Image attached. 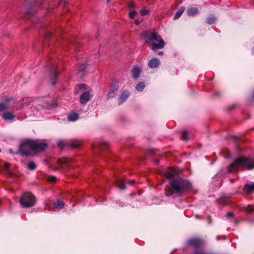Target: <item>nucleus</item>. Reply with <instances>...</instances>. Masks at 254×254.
Wrapping results in <instances>:
<instances>
[{
	"mask_svg": "<svg viewBox=\"0 0 254 254\" xmlns=\"http://www.w3.org/2000/svg\"><path fill=\"white\" fill-rule=\"evenodd\" d=\"M165 174L169 179V186L168 189L165 190L166 196L180 195L188 191L191 187L190 182L177 175L174 169H167Z\"/></svg>",
	"mask_w": 254,
	"mask_h": 254,
	"instance_id": "1",
	"label": "nucleus"
},
{
	"mask_svg": "<svg viewBox=\"0 0 254 254\" xmlns=\"http://www.w3.org/2000/svg\"><path fill=\"white\" fill-rule=\"evenodd\" d=\"M239 167H242L247 169H254V158H237L232 164L229 165L228 172L229 173L236 172Z\"/></svg>",
	"mask_w": 254,
	"mask_h": 254,
	"instance_id": "2",
	"label": "nucleus"
},
{
	"mask_svg": "<svg viewBox=\"0 0 254 254\" xmlns=\"http://www.w3.org/2000/svg\"><path fill=\"white\" fill-rule=\"evenodd\" d=\"M142 36L147 38L149 41H156L159 42L158 44L154 43L153 44L152 49L154 50L162 49L165 46V42L163 39L155 32L148 33L146 32H143L142 33Z\"/></svg>",
	"mask_w": 254,
	"mask_h": 254,
	"instance_id": "3",
	"label": "nucleus"
},
{
	"mask_svg": "<svg viewBox=\"0 0 254 254\" xmlns=\"http://www.w3.org/2000/svg\"><path fill=\"white\" fill-rule=\"evenodd\" d=\"M33 151V140L26 139L22 141L19 147V151L16 154H20L22 156H27L30 151Z\"/></svg>",
	"mask_w": 254,
	"mask_h": 254,
	"instance_id": "4",
	"label": "nucleus"
},
{
	"mask_svg": "<svg viewBox=\"0 0 254 254\" xmlns=\"http://www.w3.org/2000/svg\"><path fill=\"white\" fill-rule=\"evenodd\" d=\"M36 202L35 196L30 192L24 193L20 199V204L24 207H31L33 206Z\"/></svg>",
	"mask_w": 254,
	"mask_h": 254,
	"instance_id": "5",
	"label": "nucleus"
},
{
	"mask_svg": "<svg viewBox=\"0 0 254 254\" xmlns=\"http://www.w3.org/2000/svg\"><path fill=\"white\" fill-rule=\"evenodd\" d=\"M48 147L47 144L41 140H33V151H44Z\"/></svg>",
	"mask_w": 254,
	"mask_h": 254,
	"instance_id": "6",
	"label": "nucleus"
},
{
	"mask_svg": "<svg viewBox=\"0 0 254 254\" xmlns=\"http://www.w3.org/2000/svg\"><path fill=\"white\" fill-rule=\"evenodd\" d=\"M119 86L117 83L111 84L109 87V91L107 96L108 99L114 97L117 94Z\"/></svg>",
	"mask_w": 254,
	"mask_h": 254,
	"instance_id": "7",
	"label": "nucleus"
},
{
	"mask_svg": "<svg viewBox=\"0 0 254 254\" xmlns=\"http://www.w3.org/2000/svg\"><path fill=\"white\" fill-rule=\"evenodd\" d=\"M188 244L194 248H198L202 245V241L199 239L194 238L188 240Z\"/></svg>",
	"mask_w": 254,
	"mask_h": 254,
	"instance_id": "8",
	"label": "nucleus"
},
{
	"mask_svg": "<svg viewBox=\"0 0 254 254\" xmlns=\"http://www.w3.org/2000/svg\"><path fill=\"white\" fill-rule=\"evenodd\" d=\"M51 72L53 73V75L51 78V81L53 84H55L56 82L57 77L58 73L57 66L55 64H53L52 65L51 69Z\"/></svg>",
	"mask_w": 254,
	"mask_h": 254,
	"instance_id": "9",
	"label": "nucleus"
},
{
	"mask_svg": "<svg viewBox=\"0 0 254 254\" xmlns=\"http://www.w3.org/2000/svg\"><path fill=\"white\" fill-rule=\"evenodd\" d=\"M129 95L130 93L129 91L126 90L123 92L118 99L119 104L120 105L124 103L128 98Z\"/></svg>",
	"mask_w": 254,
	"mask_h": 254,
	"instance_id": "10",
	"label": "nucleus"
},
{
	"mask_svg": "<svg viewBox=\"0 0 254 254\" xmlns=\"http://www.w3.org/2000/svg\"><path fill=\"white\" fill-rule=\"evenodd\" d=\"M90 98V93L88 91L85 92L80 96V102L82 104H85L89 101Z\"/></svg>",
	"mask_w": 254,
	"mask_h": 254,
	"instance_id": "11",
	"label": "nucleus"
},
{
	"mask_svg": "<svg viewBox=\"0 0 254 254\" xmlns=\"http://www.w3.org/2000/svg\"><path fill=\"white\" fill-rule=\"evenodd\" d=\"M160 64V61L155 58L149 61L148 66L151 68H156Z\"/></svg>",
	"mask_w": 254,
	"mask_h": 254,
	"instance_id": "12",
	"label": "nucleus"
},
{
	"mask_svg": "<svg viewBox=\"0 0 254 254\" xmlns=\"http://www.w3.org/2000/svg\"><path fill=\"white\" fill-rule=\"evenodd\" d=\"M71 160L67 158H62L58 160V165L60 167H64L66 165L70 164Z\"/></svg>",
	"mask_w": 254,
	"mask_h": 254,
	"instance_id": "13",
	"label": "nucleus"
},
{
	"mask_svg": "<svg viewBox=\"0 0 254 254\" xmlns=\"http://www.w3.org/2000/svg\"><path fill=\"white\" fill-rule=\"evenodd\" d=\"M140 72L141 69L140 67L137 66H135L132 70V76L133 78L137 79L139 76Z\"/></svg>",
	"mask_w": 254,
	"mask_h": 254,
	"instance_id": "14",
	"label": "nucleus"
},
{
	"mask_svg": "<svg viewBox=\"0 0 254 254\" xmlns=\"http://www.w3.org/2000/svg\"><path fill=\"white\" fill-rule=\"evenodd\" d=\"M199 12V10L196 7H190L187 10V12L188 15L192 16L197 14Z\"/></svg>",
	"mask_w": 254,
	"mask_h": 254,
	"instance_id": "15",
	"label": "nucleus"
},
{
	"mask_svg": "<svg viewBox=\"0 0 254 254\" xmlns=\"http://www.w3.org/2000/svg\"><path fill=\"white\" fill-rule=\"evenodd\" d=\"M2 118L6 121H11L14 119L15 116L11 113L6 112L2 114Z\"/></svg>",
	"mask_w": 254,
	"mask_h": 254,
	"instance_id": "16",
	"label": "nucleus"
},
{
	"mask_svg": "<svg viewBox=\"0 0 254 254\" xmlns=\"http://www.w3.org/2000/svg\"><path fill=\"white\" fill-rule=\"evenodd\" d=\"M64 202L62 201L58 200L57 202H55L54 204V207L55 210L56 209H61L63 208L64 206Z\"/></svg>",
	"mask_w": 254,
	"mask_h": 254,
	"instance_id": "17",
	"label": "nucleus"
},
{
	"mask_svg": "<svg viewBox=\"0 0 254 254\" xmlns=\"http://www.w3.org/2000/svg\"><path fill=\"white\" fill-rule=\"evenodd\" d=\"M79 115L78 114L73 113L68 115V120L71 122H74L78 120Z\"/></svg>",
	"mask_w": 254,
	"mask_h": 254,
	"instance_id": "18",
	"label": "nucleus"
},
{
	"mask_svg": "<svg viewBox=\"0 0 254 254\" xmlns=\"http://www.w3.org/2000/svg\"><path fill=\"white\" fill-rule=\"evenodd\" d=\"M244 189L245 191H246L248 193H251L254 191V183L252 184H246Z\"/></svg>",
	"mask_w": 254,
	"mask_h": 254,
	"instance_id": "19",
	"label": "nucleus"
},
{
	"mask_svg": "<svg viewBox=\"0 0 254 254\" xmlns=\"http://www.w3.org/2000/svg\"><path fill=\"white\" fill-rule=\"evenodd\" d=\"M185 8L184 6L181 7L176 12L174 17V19H177L182 15L184 11H185Z\"/></svg>",
	"mask_w": 254,
	"mask_h": 254,
	"instance_id": "20",
	"label": "nucleus"
},
{
	"mask_svg": "<svg viewBox=\"0 0 254 254\" xmlns=\"http://www.w3.org/2000/svg\"><path fill=\"white\" fill-rule=\"evenodd\" d=\"M145 87V84L144 82H139V83H138L136 87H135V88H136V90L138 91H141L143 90V89Z\"/></svg>",
	"mask_w": 254,
	"mask_h": 254,
	"instance_id": "21",
	"label": "nucleus"
},
{
	"mask_svg": "<svg viewBox=\"0 0 254 254\" xmlns=\"http://www.w3.org/2000/svg\"><path fill=\"white\" fill-rule=\"evenodd\" d=\"M117 185L121 190H124L126 189V186L124 182L121 180H118Z\"/></svg>",
	"mask_w": 254,
	"mask_h": 254,
	"instance_id": "22",
	"label": "nucleus"
},
{
	"mask_svg": "<svg viewBox=\"0 0 254 254\" xmlns=\"http://www.w3.org/2000/svg\"><path fill=\"white\" fill-rule=\"evenodd\" d=\"M244 209L247 213H251L254 211V208H253V206L251 205L245 206Z\"/></svg>",
	"mask_w": 254,
	"mask_h": 254,
	"instance_id": "23",
	"label": "nucleus"
},
{
	"mask_svg": "<svg viewBox=\"0 0 254 254\" xmlns=\"http://www.w3.org/2000/svg\"><path fill=\"white\" fill-rule=\"evenodd\" d=\"M216 18L214 16H210L207 18L206 22L209 24H211L215 22Z\"/></svg>",
	"mask_w": 254,
	"mask_h": 254,
	"instance_id": "24",
	"label": "nucleus"
},
{
	"mask_svg": "<svg viewBox=\"0 0 254 254\" xmlns=\"http://www.w3.org/2000/svg\"><path fill=\"white\" fill-rule=\"evenodd\" d=\"M28 168L30 170H34L36 168V165L33 162H29L27 164Z\"/></svg>",
	"mask_w": 254,
	"mask_h": 254,
	"instance_id": "25",
	"label": "nucleus"
},
{
	"mask_svg": "<svg viewBox=\"0 0 254 254\" xmlns=\"http://www.w3.org/2000/svg\"><path fill=\"white\" fill-rule=\"evenodd\" d=\"M181 139L184 141H187L188 137L187 136V132L186 131H184L182 133Z\"/></svg>",
	"mask_w": 254,
	"mask_h": 254,
	"instance_id": "26",
	"label": "nucleus"
},
{
	"mask_svg": "<svg viewBox=\"0 0 254 254\" xmlns=\"http://www.w3.org/2000/svg\"><path fill=\"white\" fill-rule=\"evenodd\" d=\"M149 11L145 8H143L140 11V14L141 15H145L148 13Z\"/></svg>",
	"mask_w": 254,
	"mask_h": 254,
	"instance_id": "27",
	"label": "nucleus"
},
{
	"mask_svg": "<svg viewBox=\"0 0 254 254\" xmlns=\"http://www.w3.org/2000/svg\"><path fill=\"white\" fill-rule=\"evenodd\" d=\"M65 145V142L63 140H60L58 141V146L60 147H63Z\"/></svg>",
	"mask_w": 254,
	"mask_h": 254,
	"instance_id": "28",
	"label": "nucleus"
},
{
	"mask_svg": "<svg viewBox=\"0 0 254 254\" xmlns=\"http://www.w3.org/2000/svg\"><path fill=\"white\" fill-rule=\"evenodd\" d=\"M136 13V12L134 10L131 11L129 13V16L131 19H133L134 18Z\"/></svg>",
	"mask_w": 254,
	"mask_h": 254,
	"instance_id": "29",
	"label": "nucleus"
},
{
	"mask_svg": "<svg viewBox=\"0 0 254 254\" xmlns=\"http://www.w3.org/2000/svg\"><path fill=\"white\" fill-rule=\"evenodd\" d=\"M9 164L8 163H4V168L8 172L10 176L12 175V173L10 172V171L8 169Z\"/></svg>",
	"mask_w": 254,
	"mask_h": 254,
	"instance_id": "30",
	"label": "nucleus"
},
{
	"mask_svg": "<svg viewBox=\"0 0 254 254\" xmlns=\"http://www.w3.org/2000/svg\"><path fill=\"white\" fill-rule=\"evenodd\" d=\"M56 180V177L54 176H50L48 177V181L51 182H54Z\"/></svg>",
	"mask_w": 254,
	"mask_h": 254,
	"instance_id": "31",
	"label": "nucleus"
},
{
	"mask_svg": "<svg viewBox=\"0 0 254 254\" xmlns=\"http://www.w3.org/2000/svg\"><path fill=\"white\" fill-rule=\"evenodd\" d=\"M195 254H212L204 252L202 251H197L195 252Z\"/></svg>",
	"mask_w": 254,
	"mask_h": 254,
	"instance_id": "32",
	"label": "nucleus"
},
{
	"mask_svg": "<svg viewBox=\"0 0 254 254\" xmlns=\"http://www.w3.org/2000/svg\"><path fill=\"white\" fill-rule=\"evenodd\" d=\"M5 108V105L3 103H0V111H3Z\"/></svg>",
	"mask_w": 254,
	"mask_h": 254,
	"instance_id": "33",
	"label": "nucleus"
},
{
	"mask_svg": "<svg viewBox=\"0 0 254 254\" xmlns=\"http://www.w3.org/2000/svg\"><path fill=\"white\" fill-rule=\"evenodd\" d=\"M128 6L130 8L134 7L135 6V3L134 2H133V1H130L128 3Z\"/></svg>",
	"mask_w": 254,
	"mask_h": 254,
	"instance_id": "34",
	"label": "nucleus"
},
{
	"mask_svg": "<svg viewBox=\"0 0 254 254\" xmlns=\"http://www.w3.org/2000/svg\"><path fill=\"white\" fill-rule=\"evenodd\" d=\"M78 88L80 89L85 88L86 85L84 84H80L78 86Z\"/></svg>",
	"mask_w": 254,
	"mask_h": 254,
	"instance_id": "35",
	"label": "nucleus"
},
{
	"mask_svg": "<svg viewBox=\"0 0 254 254\" xmlns=\"http://www.w3.org/2000/svg\"><path fill=\"white\" fill-rule=\"evenodd\" d=\"M226 216L227 218L232 217H233V214L232 213H231V212H228V213H226Z\"/></svg>",
	"mask_w": 254,
	"mask_h": 254,
	"instance_id": "36",
	"label": "nucleus"
},
{
	"mask_svg": "<svg viewBox=\"0 0 254 254\" xmlns=\"http://www.w3.org/2000/svg\"><path fill=\"white\" fill-rule=\"evenodd\" d=\"M80 146V144L79 143H76V144H74L72 145V147H74V148H78Z\"/></svg>",
	"mask_w": 254,
	"mask_h": 254,
	"instance_id": "37",
	"label": "nucleus"
},
{
	"mask_svg": "<svg viewBox=\"0 0 254 254\" xmlns=\"http://www.w3.org/2000/svg\"><path fill=\"white\" fill-rule=\"evenodd\" d=\"M135 181L134 180H130L128 181V183L131 185H132L134 184Z\"/></svg>",
	"mask_w": 254,
	"mask_h": 254,
	"instance_id": "38",
	"label": "nucleus"
},
{
	"mask_svg": "<svg viewBox=\"0 0 254 254\" xmlns=\"http://www.w3.org/2000/svg\"><path fill=\"white\" fill-rule=\"evenodd\" d=\"M86 67V65L84 64H82L81 67H80V70H83Z\"/></svg>",
	"mask_w": 254,
	"mask_h": 254,
	"instance_id": "39",
	"label": "nucleus"
},
{
	"mask_svg": "<svg viewBox=\"0 0 254 254\" xmlns=\"http://www.w3.org/2000/svg\"><path fill=\"white\" fill-rule=\"evenodd\" d=\"M134 23L136 25H139L140 24V21L138 19H135L134 21Z\"/></svg>",
	"mask_w": 254,
	"mask_h": 254,
	"instance_id": "40",
	"label": "nucleus"
},
{
	"mask_svg": "<svg viewBox=\"0 0 254 254\" xmlns=\"http://www.w3.org/2000/svg\"><path fill=\"white\" fill-rule=\"evenodd\" d=\"M162 54H163V53H162V52H159L158 53V55H162Z\"/></svg>",
	"mask_w": 254,
	"mask_h": 254,
	"instance_id": "41",
	"label": "nucleus"
},
{
	"mask_svg": "<svg viewBox=\"0 0 254 254\" xmlns=\"http://www.w3.org/2000/svg\"><path fill=\"white\" fill-rule=\"evenodd\" d=\"M9 152H10V153H13V152H12V150H11V149H10V150H9Z\"/></svg>",
	"mask_w": 254,
	"mask_h": 254,
	"instance_id": "42",
	"label": "nucleus"
},
{
	"mask_svg": "<svg viewBox=\"0 0 254 254\" xmlns=\"http://www.w3.org/2000/svg\"><path fill=\"white\" fill-rule=\"evenodd\" d=\"M158 162H159V161H158V160H156V163H158Z\"/></svg>",
	"mask_w": 254,
	"mask_h": 254,
	"instance_id": "43",
	"label": "nucleus"
},
{
	"mask_svg": "<svg viewBox=\"0 0 254 254\" xmlns=\"http://www.w3.org/2000/svg\"><path fill=\"white\" fill-rule=\"evenodd\" d=\"M217 240H219L218 237H217Z\"/></svg>",
	"mask_w": 254,
	"mask_h": 254,
	"instance_id": "44",
	"label": "nucleus"
},
{
	"mask_svg": "<svg viewBox=\"0 0 254 254\" xmlns=\"http://www.w3.org/2000/svg\"><path fill=\"white\" fill-rule=\"evenodd\" d=\"M110 0H107L108 2H109Z\"/></svg>",
	"mask_w": 254,
	"mask_h": 254,
	"instance_id": "45",
	"label": "nucleus"
}]
</instances>
